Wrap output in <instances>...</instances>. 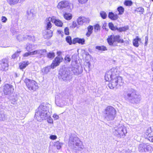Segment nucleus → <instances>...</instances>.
Segmentation results:
<instances>
[{"label": "nucleus", "mask_w": 153, "mask_h": 153, "mask_svg": "<svg viewBox=\"0 0 153 153\" xmlns=\"http://www.w3.org/2000/svg\"><path fill=\"white\" fill-rule=\"evenodd\" d=\"M105 79L109 82L108 85L111 89L117 88L123 85L122 77L119 75L117 69L112 68L107 71L105 76Z\"/></svg>", "instance_id": "obj_1"}, {"label": "nucleus", "mask_w": 153, "mask_h": 153, "mask_svg": "<svg viewBox=\"0 0 153 153\" xmlns=\"http://www.w3.org/2000/svg\"><path fill=\"white\" fill-rule=\"evenodd\" d=\"M107 41L110 45H113L114 43L116 42L117 43L121 44L123 43L124 42L123 39L121 38L119 35H115L114 34H112L108 36Z\"/></svg>", "instance_id": "obj_2"}, {"label": "nucleus", "mask_w": 153, "mask_h": 153, "mask_svg": "<svg viewBox=\"0 0 153 153\" xmlns=\"http://www.w3.org/2000/svg\"><path fill=\"white\" fill-rule=\"evenodd\" d=\"M24 82L30 91H35L38 88L37 83L34 80L26 78L24 79Z\"/></svg>", "instance_id": "obj_3"}, {"label": "nucleus", "mask_w": 153, "mask_h": 153, "mask_svg": "<svg viewBox=\"0 0 153 153\" xmlns=\"http://www.w3.org/2000/svg\"><path fill=\"white\" fill-rule=\"evenodd\" d=\"M105 117L111 120L114 119L116 114V111L114 108L111 106H108L105 109Z\"/></svg>", "instance_id": "obj_4"}, {"label": "nucleus", "mask_w": 153, "mask_h": 153, "mask_svg": "<svg viewBox=\"0 0 153 153\" xmlns=\"http://www.w3.org/2000/svg\"><path fill=\"white\" fill-rule=\"evenodd\" d=\"M57 7L59 9L66 8L71 10L73 7V5L67 0L62 1L58 3Z\"/></svg>", "instance_id": "obj_5"}, {"label": "nucleus", "mask_w": 153, "mask_h": 153, "mask_svg": "<svg viewBox=\"0 0 153 153\" xmlns=\"http://www.w3.org/2000/svg\"><path fill=\"white\" fill-rule=\"evenodd\" d=\"M14 91L13 86L10 84H5L3 86V92L4 95L11 94Z\"/></svg>", "instance_id": "obj_6"}, {"label": "nucleus", "mask_w": 153, "mask_h": 153, "mask_svg": "<svg viewBox=\"0 0 153 153\" xmlns=\"http://www.w3.org/2000/svg\"><path fill=\"white\" fill-rule=\"evenodd\" d=\"M62 57H56L53 60L50 66L51 68L54 69L59 66L60 63L63 61Z\"/></svg>", "instance_id": "obj_7"}, {"label": "nucleus", "mask_w": 153, "mask_h": 153, "mask_svg": "<svg viewBox=\"0 0 153 153\" xmlns=\"http://www.w3.org/2000/svg\"><path fill=\"white\" fill-rule=\"evenodd\" d=\"M47 114V111H45L42 110L40 111L38 110L35 113V117L38 120H40V118H44L46 116Z\"/></svg>", "instance_id": "obj_8"}, {"label": "nucleus", "mask_w": 153, "mask_h": 153, "mask_svg": "<svg viewBox=\"0 0 153 153\" xmlns=\"http://www.w3.org/2000/svg\"><path fill=\"white\" fill-rule=\"evenodd\" d=\"M145 136L149 140L153 142V129L148 128L145 133Z\"/></svg>", "instance_id": "obj_9"}, {"label": "nucleus", "mask_w": 153, "mask_h": 153, "mask_svg": "<svg viewBox=\"0 0 153 153\" xmlns=\"http://www.w3.org/2000/svg\"><path fill=\"white\" fill-rule=\"evenodd\" d=\"M90 20L88 18L84 16H80L77 20V22L78 25H82L84 24H88L89 23Z\"/></svg>", "instance_id": "obj_10"}, {"label": "nucleus", "mask_w": 153, "mask_h": 153, "mask_svg": "<svg viewBox=\"0 0 153 153\" xmlns=\"http://www.w3.org/2000/svg\"><path fill=\"white\" fill-rule=\"evenodd\" d=\"M1 69L2 71H6L8 69V64L6 59H3L0 64Z\"/></svg>", "instance_id": "obj_11"}, {"label": "nucleus", "mask_w": 153, "mask_h": 153, "mask_svg": "<svg viewBox=\"0 0 153 153\" xmlns=\"http://www.w3.org/2000/svg\"><path fill=\"white\" fill-rule=\"evenodd\" d=\"M50 19L51 21L54 23L56 26L61 27L63 26V23L61 20L55 19L54 16L51 17Z\"/></svg>", "instance_id": "obj_12"}, {"label": "nucleus", "mask_w": 153, "mask_h": 153, "mask_svg": "<svg viewBox=\"0 0 153 153\" xmlns=\"http://www.w3.org/2000/svg\"><path fill=\"white\" fill-rule=\"evenodd\" d=\"M29 64V62L28 61L22 62L19 64V68L20 70H22L25 68Z\"/></svg>", "instance_id": "obj_13"}, {"label": "nucleus", "mask_w": 153, "mask_h": 153, "mask_svg": "<svg viewBox=\"0 0 153 153\" xmlns=\"http://www.w3.org/2000/svg\"><path fill=\"white\" fill-rule=\"evenodd\" d=\"M108 17L111 20H115L117 19L118 18L117 14H114L112 12H110L108 14Z\"/></svg>", "instance_id": "obj_14"}, {"label": "nucleus", "mask_w": 153, "mask_h": 153, "mask_svg": "<svg viewBox=\"0 0 153 153\" xmlns=\"http://www.w3.org/2000/svg\"><path fill=\"white\" fill-rule=\"evenodd\" d=\"M51 18L49 17L46 20V24L45 28L47 30H49L52 27V24L51 23V21L50 19Z\"/></svg>", "instance_id": "obj_15"}, {"label": "nucleus", "mask_w": 153, "mask_h": 153, "mask_svg": "<svg viewBox=\"0 0 153 153\" xmlns=\"http://www.w3.org/2000/svg\"><path fill=\"white\" fill-rule=\"evenodd\" d=\"M140 40V38H139L138 36H136L133 40L132 43L133 45L136 47H138L139 46V42Z\"/></svg>", "instance_id": "obj_16"}, {"label": "nucleus", "mask_w": 153, "mask_h": 153, "mask_svg": "<svg viewBox=\"0 0 153 153\" xmlns=\"http://www.w3.org/2000/svg\"><path fill=\"white\" fill-rule=\"evenodd\" d=\"M93 26L92 25H89L87 27V32L86 33V36L87 37H89L93 32Z\"/></svg>", "instance_id": "obj_17"}, {"label": "nucleus", "mask_w": 153, "mask_h": 153, "mask_svg": "<svg viewBox=\"0 0 153 153\" xmlns=\"http://www.w3.org/2000/svg\"><path fill=\"white\" fill-rule=\"evenodd\" d=\"M135 13H139L140 15L143 14L144 12V8L141 7H139L136 8L134 10Z\"/></svg>", "instance_id": "obj_18"}, {"label": "nucleus", "mask_w": 153, "mask_h": 153, "mask_svg": "<svg viewBox=\"0 0 153 153\" xmlns=\"http://www.w3.org/2000/svg\"><path fill=\"white\" fill-rule=\"evenodd\" d=\"M64 18L68 20H70L72 18V15L71 14L65 13L63 15Z\"/></svg>", "instance_id": "obj_19"}, {"label": "nucleus", "mask_w": 153, "mask_h": 153, "mask_svg": "<svg viewBox=\"0 0 153 153\" xmlns=\"http://www.w3.org/2000/svg\"><path fill=\"white\" fill-rule=\"evenodd\" d=\"M19 0H7V2L10 5H14L17 4Z\"/></svg>", "instance_id": "obj_20"}, {"label": "nucleus", "mask_w": 153, "mask_h": 153, "mask_svg": "<svg viewBox=\"0 0 153 153\" xmlns=\"http://www.w3.org/2000/svg\"><path fill=\"white\" fill-rule=\"evenodd\" d=\"M65 40L67 42L69 45H71L73 44V41L72 40L71 37L70 36H67L65 38Z\"/></svg>", "instance_id": "obj_21"}, {"label": "nucleus", "mask_w": 153, "mask_h": 153, "mask_svg": "<svg viewBox=\"0 0 153 153\" xmlns=\"http://www.w3.org/2000/svg\"><path fill=\"white\" fill-rule=\"evenodd\" d=\"M53 35V32L52 31L50 30L47 32L46 33L45 36L46 39H48L51 38Z\"/></svg>", "instance_id": "obj_22"}, {"label": "nucleus", "mask_w": 153, "mask_h": 153, "mask_svg": "<svg viewBox=\"0 0 153 153\" xmlns=\"http://www.w3.org/2000/svg\"><path fill=\"white\" fill-rule=\"evenodd\" d=\"M133 4L132 1L130 0H125L124 2V5L126 6H131Z\"/></svg>", "instance_id": "obj_23"}, {"label": "nucleus", "mask_w": 153, "mask_h": 153, "mask_svg": "<svg viewBox=\"0 0 153 153\" xmlns=\"http://www.w3.org/2000/svg\"><path fill=\"white\" fill-rule=\"evenodd\" d=\"M117 10L118 11V14L122 15L124 13V9L123 7L121 6L118 7L117 8Z\"/></svg>", "instance_id": "obj_24"}, {"label": "nucleus", "mask_w": 153, "mask_h": 153, "mask_svg": "<svg viewBox=\"0 0 153 153\" xmlns=\"http://www.w3.org/2000/svg\"><path fill=\"white\" fill-rule=\"evenodd\" d=\"M96 49L99 51H105L107 50V48L104 45L97 46L96 47Z\"/></svg>", "instance_id": "obj_25"}, {"label": "nucleus", "mask_w": 153, "mask_h": 153, "mask_svg": "<svg viewBox=\"0 0 153 153\" xmlns=\"http://www.w3.org/2000/svg\"><path fill=\"white\" fill-rule=\"evenodd\" d=\"M21 52V51H17L12 55L11 56L12 59H15L17 58L19 56V54Z\"/></svg>", "instance_id": "obj_26"}, {"label": "nucleus", "mask_w": 153, "mask_h": 153, "mask_svg": "<svg viewBox=\"0 0 153 153\" xmlns=\"http://www.w3.org/2000/svg\"><path fill=\"white\" fill-rule=\"evenodd\" d=\"M71 142H76L75 143V145L76 146H79V143L80 142V141L78 137H74L73 138V140L71 141Z\"/></svg>", "instance_id": "obj_27"}, {"label": "nucleus", "mask_w": 153, "mask_h": 153, "mask_svg": "<svg viewBox=\"0 0 153 153\" xmlns=\"http://www.w3.org/2000/svg\"><path fill=\"white\" fill-rule=\"evenodd\" d=\"M47 56L48 58L52 59L55 56V53L54 52H50L47 53Z\"/></svg>", "instance_id": "obj_28"}, {"label": "nucleus", "mask_w": 153, "mask_h": 153, "mask_svg": "<svg viewBox=\"0 0 153 153\" xmlns=\"http://www.w3.org/2000/svg\"><path fill=\"white\" fill-rule=\"evenodd\" d=\"M108 27L109 28L112 30H116L117 28L115 27L113 24L111 22L108 23Z\"/></svg>", "instance_id": "obj_29"}, {"label": "nucleus", "mask_w": 153, "mask_h": 153, "mask_svg": "<svg viewBox=\"0 0 153 153\" xmlns=\"http://www.w3.org/2000/svg\"><path fill=\"white\" fill-rule=\"evenodd\" d=\"M128 29V28L126 27H120L119 28H117L116 30H117L119 32H122L125 31Z\"/></svg>", "instance_id": "obj_30"}, {"label": "nucleus", "mask_w": 153, "mask_h": 153, "mask_svg": "<svg viewBox=\"0 0 153 153\" xmlns=\"http://www.w3.org/2000/svg\"><path fill=\"white\" fill-rule=\"evenodd\" d=\"M100 14L101 18L103 19H105L107 16L106 13L103 11H101L100 13Z\"/></svg>", "instance_id": "obj_31"}, {"label": "nucleus", "mask_w": 153, "mask_h": 153, "mask_svg": "<svg viewBox=\"0 0 153 153\" xmlns=\"http://www.w3.org/2000/svg\"><path fill=\"white\" fill-rule=\"evenodd\" d=\"M94 31L95 32H97L100 30V26L99 24H97L94 25Z\"/></svg>", "instance_id": "obj_32"}, {"label": "nucleus", "mask_w": 153, "mask_h": 153, "mask_svg": "<svg viewBox=\"0 0 153 153\" xmlns=\"http://www.w3.org/2000/svg\"><path fill=\"white\" fill-rule=\"evenodd\" d=\"M61 145L59 141H57L55 143V146L57 149H59L61 148Z\"/></svg>", "instance_id": "obj_33"}, {"label": "nucleus", "mask_w": 153, "mask_h": 153, "mask_svg": "<svg viewBox=\"0 0 153 153\" xmlns=\"http://www.w3.org/2000/svg\"><path fill=\"white\" fill-rule=\"evenodd\" d=\"M78 39L79 41V44L81 45H83L85 43V39L84 38H78Z\"/></svg>", "instance_id": "obj_34"}, {"label": "nucleus", "mask_w": 153, "mask_h": 153, "mask_svg": "<svg viewBox=\"0 0 153 153\" xmlns=\"http://www.w3.org/2000/svg\"><path fill=\"white\" fill-rule=\"evenodd\" d=\"M71 59L70 56L68 55H66L64 57V60L68 62H70Z\"/></svg>", "instance_id": "obj_35"}, {"label": "nucleus", "mask_w": 153, "mask_h": 153, "mask_svg": "<svg viewBox=\"0 0 153 153\" xmlns=\"http://www.w3.org/2000/svg\"><path fill=\"white\" fill-rule=\"evenodd\" d=\"M69 30L68 27L65 28L64 30L65 34L66 35H68L69 34Z\"/></svg>", "instance_id": "obj_36"}, {"label": "nucleus", "mask_w": 153, "mask_h": 153, "mask_svg": "<svg viewBox=\"0 0 153 153\" xmlns=\"http://www.w3.org/2000/svg\"><path fill=\"white\" fill-rule=\"evenodd\" d=\"M41 51V50H36L34 51H33L30 52L31 55H32L39 54V53L40 51Z\"/></svg>", "instance_id": "obj_37"}, {"label": "nucleus", "mask_w": 153, "mask_h": 153, "mask_svg": "<svg viewBox=\"0 0 153 153\" xmlns=\"http://www.w3.org/2000/svg\"><path fill=\"white\" fill-rule=\"evenodd\" d=\"M71 27L72 28L78 27V26L76 22H73L72 23Z\"/></svg>", "instance_id": "obj_38"}, {"label": "nucleus", "mask_w": 153, "mask_h": 153, "mask_svg": "<svg viewBox=\"0 0 153 153\" xmlns=\"http://www.w3.org/2000/svg\"><path fill=\"white\" fill-rule=\"evenodd\" d=\"M78 39V37L75 38L74 39H73V44H76L77 43L79 44V41Z\"/></svg>", "instance_id": "obj_39"}, {"label": "nucleus", "mask_w": 153, "mask_h": 153, "mask_svg": "<svg viewBox=\"0 0 153 153\" xmlns=\"http://www.w3.org/2000/svg\"><path fill=\"white\" fill-rule=\"evenodd\" d=\"M88 0H78L79 3L81 4H84L86 3Z\"/></svg>", "instance_id": "obj_40"}, {"label": "nucleus", "mask_w": 153, "mask_h": 153, "mask_svg": "<svg viewBox=\"0 0 153 153\" xmlns=\"http://www.w3.org/2000/svg\"><path fill=\"white\" fill-rule=\"evenodd\" d=\"M127 95V96L128 97H130L132 96H134V95H136V94L135 91H132L131 92V93H129Z\"/></svg>", "instance_id": "obj_41"}, {"label": "nucleus", "mask_w": 153, "mask_h": 153, "mask_svg": "<svg viewBox=\"0 0 153 153\" xmlns=\"http://www.w3.org/2000/svg\"><path fill=\"white\" fill-rule=\"evenodd\" d=\"M152 148V147L149 145H148L146 146V147L144 148V150L145 151H148L149 150H151Z\"/></svg>", "instance_id": "obj_42"}, {"label": "nucleus", "mask_w": 153, "mask_h": 153, "mask_svg": "<svg viewBox=\"0 0 153 153\" xmlns=\"http://www.w3.org/2000/svg\"><path fill=\"white\" fill-rule=\"evenodd\" d=\"M49 138L51 140H55L57 139V137L56 135H51Z\"/></svg>", "instance_id": "obj_43"}, {"label": "nucleus", "mask_w": 153, "mask_h": 153, "mask_svg": "<svg viewBox=\"0 0 153 153\" xmlns=\"http://www.w3.org/2000/svg\"><path fill=\"white\" fill-rule=\"evenodd\" d=\"M7 20V19L5 16H3L1 17V20L2 22L5 23L6 22Z\"/></svg>", "instance_id": "obj_44"}, {"label": "nucleus", "mask_w": 153, "mask_h": 153, "mask_svg": "<svg viewBox=\"0 0 153 153\" xmlns=\"http://www.w3.org/2000/svg\"><path fill=\"white\" fill-rule=\"evenodd\" d=\"M31 55L30 52H27L25 53L23 55V57H26L28 56H29Z\"/></svg>", "instance_id": "obj_45"}, {"label": "nucleus", "mask_w": 153, "mask_h": 153, "mask_svg": "<svg viewBox=\"0 0 153 153\" xmlns=\"http://www.w3.org/2000/svg\"><path fill=\"white\" fill-rule=\"evenodd\" d=\"M148 38L147 36H146L145 37V45L146 46L148 44Z\"/></svg>", "instance_id": "obj_46"}, {"label": "nucleus", "mask_w": 153, "mask_h": 153, "mask_svg": "<svg viewBox=\"0 0 153 153\" xmlns=\"http://www.w3.org/2000/svg\"><path fill=\"white\" fill-rule=\"evenodd\" d=\"M48 122L52 124L53 123V120L51 118H49L47 120Z\"/></svg>", "instance_id": "obj_47"}, {"label": "nucleus", "mask_w": 153, "mask_h": 153, "mask_svg": "<svg viewBox=\"0 0 153 153\" xmlns=\"http://www.w3.org/2000/svg\"><path fill=\"white\" fill-rule=\"evenodd\" d=\"M56 54L58 56H60L62 54V52L60 51H57L56 52Z\"/></svg>", "instance_id": "obj_48"}, {"label": "nucleus", "mask_w": 153, "mask_h": 153, "mask_svg": "<svg viewBox=\"0 0 153 153\" xmlns=\"http://www.w3.org/2000/svg\"><path fill=\"white\" fill-rule=\"evenodd\" d=\"M57 32L59 34H60L62 35H63V32L62 30H57Z\"/></svg>", "instance_id": "obj_49"}, {"label": "nucleus", "mask_w": 153, "mask_h": 153, "mask_svg": "<svg viewBox=\"0 0 153 153\" xmlns=\"http://www.w3.org/2000/svg\"><path fill=\"white\" fill-rule=\"evenodd\" d=\"M119 134L120 136H123L125 135V134L124 132H123L122 133H121Z\"/></svg>", "instance_id": "obj_50"}, {"label": "nucleus", "mask_w": 153, "mask_h": 153, "mask_svg": "<svg viewBox=\"0 0 153 153\" xmlns=\"http://www.w3.org/2000/svg\"><path fill=\"white\" fill-rule=\"evenodd\" d=\"M121 131H123V129H122V130H121Z\"/></svg>", "instance_id": "obj_51"}, {"label": "nucleus", "mask_w": 153, "mask_h": 153, "mask_svg": "<svg viewBox=\"0 0 153 153\" xmlns=\"http://www.w3.org/2000/svg\"><path fill=\"white\" fill-rule=\"evenodd\" d=\"M152 1H153V0H151Z\"/></svg>", "instance_id": "obj_52"}]
</instances>
